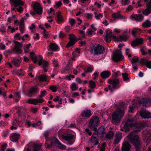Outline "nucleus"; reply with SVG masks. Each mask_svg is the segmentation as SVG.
Listing matches in <instances>:
<instances>
[{"label": "nucleus", "instance_id": "obj_1", "mask_svg": "<svg viewBox=\"0 0 151 151\" xmlns=\"http://www.w3.org/2000/svg\"><path fill=\"white\" fill-rule=\"evenodd\" d=\"M124 114V111L121 109L113 113L112 116V123L116 125L119 124Z\"/></svg>", "mask_w": 151, "mask_h": 151}, {"label": "nucleus", "instance_id": "obj_2", "mask_svg": "<svg viewBox=\"0 0 151 151\" xmlns=\"http://www.w3.org/2000/svg\"><path fill=\"white\" fill-rule=\"evenodd\" d=\"M134 119L129 118L127 119L124 124L123 128H121L120 130L121 131H124L127 132L129 131L130 129L132 128H140V125L138 124H136L133 122Z\"/></svg>", "mask_w": 151, "mask_h": 151}, {"label": "nucleus", "instance_id": "obj_3", "mask_svg": "<svg viewBox=\"0 0 151 151\" xmlns=\"http://www.w3.org/2000/svg\"><path fill=\"white\" fill-rule=\"evenodd\" d=\"M108 82L110 84L108 85V87L111 92L114 91V89H118L120 87L119 80L116 78L109 79Z\"/></svg>", "mask_w": 151, "mask_h": 151}, {"label": "nucleus", "instance_id": "obj_4", "mask_svg": "<svg viewBox=\"0 0 151 151\" xmlns=\"http://www.w3.org/2000/svg\"><path fill=\"white\" fill-rule=\"evenodd\" d=\"M130 142L136 148V151H139L141 145L140 141L138 135L130 133L128 136Z\"/></svg>", "mask_w": 151, "mask_h": 151}, {"label": "nucleus", "instance_id": "obj_5", "mask_svg": "<svg viewBox=\"0 0 151 151\" xmlns=\"http://www.w3.org/2000/svg\"><path fill=\"white\" fill-rule=\"evenodd\" d=\"M41 146L40 145L29 143L25 146L23 151H39Z\"/></svg>", "mask_w": 151, "mask_h": 151}, {"label": "nucleus", "instance_id": "obj_6", "mask_svg": "<svg viewBox=\"0 0 151 151\" xmlns=\"http://www.w3.org/2000/svg\"><path fill=\"white\" fill-rule=\"evenodd\" d=\"M100 123L99 117L95 116L90 120L89 122L88 126L91 130L94 131H97L96 127Z\"/></svg>", "mask_w": 151, "mask_h": 151}, {"label": "nucleus", "instance_id": "obj_7", "mask_svg": "<svg viewBox=\"0 0 151 151\" xmlns=\"http://www.w3.org/2000/svg\"><path fill=\"white\" fill-rule=\"evenodd\" d=\"M124 58V57L122 55V52L119 50L116 51L111 56L112 60L116 63L122 60Z\"/></svg>", "mask_w": 151, "mask_h": 151}, {"label": "nucleus", "instance_id": "obj_8", "mask_svg": "<svg viewBox=\"0 0 151 151\" xmlns=\"http://www.w3.org/2000/svg\"><path fill=\"white\" fill-rule=\"evenodd\" d=\"M12 6H14L15 7L19 6V8L16 9L17 11L19 13H21L23 10V9L21 6H23L24 2L22 1H9Z\"/></svg>", "mask_w": 151, "mask_h": 151}, {"label": "nucleus", "instance_id": "obj_9", "mask_svg": "<svg viewBox=\"0 0 151 151\" xmlns=\"http://www.w3.org/2000/svg\"><path fill=\"white\" fill-rule=\"evenodd\" d=\"M61 137L65 140L67 141V144L69 145H72L74 142L73 140L74 135L71 134H68L66 135H62Z\"/></svg>", "mask_w": 151, "mask_h": 151}, {"label": "nucleus", "instance_id": "obj_10", "mask_svg": "<svg viewBox=\"0 0 151 151\" xmlns=\"http://www.w3.org/2000/svg\"><path fill=\"white\" fill-rule=\"evenodd\" d=\"M49 133L48 132H45L44 134L46 140L45 144V146L48 149L52 148L53 147V143L50 140V138L49 137Z\"/></svg>", "mask_w": 151, "mask_h": 151}, {"label": "nucleus", "instance_id": "obj_11", "mask_svg": "<svg viewBox=\"0 0 151 151\" xmlns=\"http://www.w3.org/2000/svg\"><path fill=\"white\" fill-rule=\"evenodd\" d=\"M33 9L34 11L36 13L39 15L41 14L43 12L42 8L40 3L38 2L35 3L33 5Z\"/></svg>", "mask_w": 151, "mask_h": 151}, {"label": "nucleus", "instance_id": "obj_12", "mask_svg": "<svg viewBox=\"0 0 151 151\" xmlns=\"http://www.w3.org/2000/svg\"><path fill=\"white\" fill-rule=\"evenodd\" d=\"M39 57L40 58V60L38 62V64L39 65H42V67L43 69L44 70L45 72L47 71V69L48 67V63L45 60H44L42 58V56L39 55Z\"/></svg>", "mask_w": 151, "mask_h": 151}, {"label": "nucleus", "instance_id": "obj_13", "mask_svg": "<svg viewBox=\"0 0 151 151\" xmlns=\"http://www.w3.org/2000/svg\"><path fill=\"white\" fill-rule=\"evenodd\" d=\"M147 3V8L143 12V14L148 16L151 13V1H144Z\"/></svg>", "mask_w": 151, "mask_h": 151}, {"label": "nucleus", "instance_id": "obj_14", "mask_svg": "<svg viewBox=\"0 0 151 151\" xmlns=\"http://www.w3.org/2000/svg\"><path fill=\"white\" fill-rule=\"evenodd\" d=\"M93 47L95 54L96 55H99L102 53L104 50L103 47L100 44H98L96 46H94Z\"/></svg>", "mask_w": 151, "mask_h": 151}, {"label": "nucleus", "instance_id": "obj_15", "mask_svg": "<svg viewBox=\"0 0 151 151\" xmlns=\"http://www.w3.org/2000/svg\"><path fill=\"white\" fill-rule=\"evenodd\" d=\"M39 91V88L36 86H32L28 91V96L32 97L33 94L37 93Z\"/></svg>", "mask_w": 151, "mask_h": 151}, {"label": "nucleus", "instance_id": "obj_16", "mask_svg": "<svg viewBox=\"0 0 151 151\" xmlns=\"http://www.w3.org/2000/svg\"><path fill=\"white\" fill-rule=\"evenodd\" d=\"M143 43V40L142 38H136L131 43V45L133 47L137 46L138 45L142 44Z\"/></svg>", "mask_w": 151, "mask_h": 151}, {"label": "nucleus", "instance_id": "obj_17", "mask_svg": "<svg viewBox=\"0 0 151 151\" xmlns=\"http://www.w3.org/2000/svg\"><path fill=\"white\" fill-rule=\"evenodd\" d=\"M54 143L56 147L59 149L64 150L66 148V146L63 145L57 138L54 139Z\"/></svg>", "mask_w": 151, "mask_h": 151}, {"label": "nucleus", "instance_id": "obj_18", "mask_svg": "<svg viewBox=\"0 0 151 151\" xmlns=\"http://www.w3.org/2000/svg\"><path fill=\"white\" fill-rule=\"evenodd\" d=\"M139 63L141 64L145 65L147 68L151 69V61H148L144 58L140 60Z\"/></svg>", "mask_w": 151, "mask_h": 151}, {"label": "nucleus", "instance_id": "obj_19", "mask_svg": "<svg viewBox=\"0 0 151 151\" xmlns=\"http://www.w3.org/2000/svg\"><path fill=\"white\" fill-rule=\"evenodd\" d=\"M140 115L144 119H148L151 118V113L146 110H143L140 112Z\"/></svg>", "mask_w": 151, "mask_h": 151}, {"label": "nucleus", "instance_id": "obj_20", "mask_svg": "<svg viewBox=\"0 0 151 151\" xmlns=\"http://www.w3.org/2000/svg\"><path fill=\"white\" fill-rule=\"evenodd\" d=\"M44 101L43 99H29L28 100V102L30 104L37 105L38 103H41Z\"/></svg>", "mask_w": 151, "mask_h": 151}, {"label": "nucleus", "instance_id": "obj_21", "mask_svg": "<svg viewBox=\"0 0 151 151\" xmlns=\"http://www.w3.org/2000/svg\"><path fill=\"white\" fill-rule=\"evenodd\" d=\"M131 17L132 19H134L136 21L141 22L143 19L144 16L141 14H139L132 15Z\"/></svg>", "mask_w": 151, "mask_h": 151}, {"label": "nucleus", "instance_id": "obj_22", "mask_svg": "<svg viewBox=\"0 0 151 151\" xmlns=\"http://www.w3.org/2000/svg\"><path fill=\"white\" fill-rule=\"evenodd\" d=\"M20 137V135L19 134L14 133L12 136H10V139L14 142H17Z\"/></svg>", "mask_w": 151, "mask_h": 151}, {"label": "nucleus", "instance_id": "obj_23", "mask_svg": "<svg viewBox=\"0 0 151 151\" xmlns=\"http://www.w3.org/2000/svg\"><path fill=\"white\" fill-rule=\"evenodd\" d=\"M96 131L97 132V134L98 135L105 134L106 133V128L102 126L99 128L98 129H97V131Z\"/></svg>", "mask_w": 151, "mask_h": 151}, {"label": "nucleus", "instance_id": "obj_24", "mask_svg": "<svg viewBox=\"0 0 151 151\" xmlns=\"http://www.w3.org/2000/svg\"><path fill=\"white\" fill-rule=\"evenodd\" d=\"M81 116L84 117L89 118L92 115V114L91 113V111L90 110L87 109L84 110L81 113Z\"/></svg>", "mask_w": 151, "mask_h": 151}, {"label": "nucleus", "instance_id": "obj_25", "mask_svg": "<svg viewBox=\"0 0 151 151\" xmlns=\"http://www.w3.org/2000/svg\"><path fill=\"white\" fill-rule=\"evenodd\" d=\"M111 75L110 72L107 71L105 70L102 72L100 74V76L102 78L105 79L109 78Z\"/></svg>", "mask_w": 151, "mask_h": 151}, {"label": "nucleus", "instance_id": "obj_26", "mask_svg": "<svg viewBox=\"0 0 151 151\" xmlns=\"http://www.w3.org/2000/svg\"><path fill=\"white\" fill-rule=\"evenodd\" d=\"M131 146L127 142H126L123 143L122 146V151H129Z\"/></svg>", "mask_w": 151, "mask_h": 151}, {"label": "nucleus", "instance_id": "obj_27", "mask_svg": "<svg viewBox=\"0 0 151 151\" xmlns=\"http://www.w3.org/2000/svg\"><path fill=\"white\" fill-rule=\"evenodd\" d=\"M55 20L58 24H60L64 22V19L61 13L58 12L56 16Z\"/></svg>", "mask_w": 151, "mask_h": 151}, {"label": "nucleus", "instance_id": "obj_28", "mask_svg": "<svg viewBox=\"0 0 151 151\" xmlns=\"http://www.w3.org/2000/svg\"><path fill=\"white\" fill-rule=\"evenodd\" d=\"M49 48L52 51H58L59 47L58 45L55 43H51L49 45Z\"/></svg>", "mask_w": 151, "mask_h": 151}, {"label": "nucleus", "instance_id": "obj_29", "mask_svg": "<svg viewBox=\"0 0 151 151\" xmlns=\"http://www.w3.org/2000/svg\"><path fill=\"white\" fill-rule=\"evenodd\" d=\"M30 58L35 63H36L38 61L37 57L35 55V52H32L30 53Z\"/></svg>", "mask_w": 151, "mask_h": 151}, {"label": "nucleus", "instance_id": "obj_30", "mask_svg": "<svg viewBox=\"0 0 151 151\" xmlns=\"http://www.w3.org/2000/svg\"><path fill=\"white\" fill-rule=\"evenodd\" d=\"M114 136V133L113 131L109 130V131L106 135V138L109 139H113Z\"/></svg>", "mask_w": 151, "mask_h": 151}, {"label": "nucleus", "instance_id": "obj_31", "mask_svg": "<svg viewBox=\"0 0 151 151\" xmlns=\"http://www.w3.org/2000/svg\"><path fill=\"white\" fill-rule=\"evenodd\" d=\"M122 137V133L121 132H119L116 134V138L114 140L115 143L118 144L120 140Z\"/></svg>", "mask_w": 151, "mask_h": 151}, {"label": "nucleus", "instance_id": "obj_32", "mask_svg": "<svg viewBox=\"0 0 151 151\" xmlns=\"http://www.w3.org/2000/svg\"><path fill=\"white\" fill-rule=\"evenodd\" d=\"M142 26L144 28H148L151 27V22L149 20L147 19L145 22L142 23Z\"/></svg>", "mask_w": 151, "mask_h": 151}, {"label": "nucleus", "instance_id": "obj_33", "mask_svg": "<svg viewBox=\"0 0 151 151\" xmlns=\"http://www.w3.org/2000/svg\"><path fill=\"white\" fill-rule=\"evenodd\" d=\"M128 38V36L127 34L120 35L118 37V40L120 41H126Z\"/></svg>", "mask_w": 151, "mask_h": 151}, {"label": "nucleus", "instance_id": "obj_34", "mask_svg": "<svg viewBox=\"0 0 151 151\" xmlns=\"http://www.w3.org/2000/svg\"><path fill=\"white\" fill-rule=\"evenodd\" d=\"M145 139L147 140L150 139V137H151V130L149 129L145 132Z\"/></svg>", "mask_w": 151, "mask_h": 151}, {"label": "nucleus", "instance_id": "obj_35", "mask_svg": "<svg viewBox=\"0 0 151 151\" xmlns=\"http://www.w3.org/2000/svg\"><path fill=\"white\" fill-rule=\"evenodd\" d=\"M112 17L115 19H122L123 18V16L120 14H118L117 13H113L112 15Z\"/></svg>", "mask_w": 151, "mask_h": 151}, {"label": "nucleus", "instance_id": "obj_36", "mask_svg": "<svg viewBox=\"0 0 151 151\" xmlns=\"http://www.w3.org/2000/svg\"><path fill=\"white\" fill-rule=\"evenodd\" d=\"M143 106H147L151 103L149 99H144L142 100Z\"/></svg>", "mask_w": 151, "mask_h": 151}, {"label": "nucleus", "instance_id": "obj_37", "mask_svg": "<svg viewBox=\"0 0 151 151\" xmlns=\"http://www.w3.org/2000/svg\"><path fill=\"white\" fill-rule=\"evenodd\" d=\"M13 63L15 66L17 67H19L20 62L19 59H14L13 61Z\"/></svg>", "mask_w": 151, "mask_h": 151}, {"label": "nucleus", "instance_id": "obj_38", "mask_svg": "<svg viewBox=\"0 0 151 151\" xmlns=\"http://www.w3.org/2000/svg\"><path fill=\"white\" fill-rule=\"evenodd\" d=\"M122 78H123V80L124 81H126L128 80L129 78V75L127 73H122Z\"/></svg>", "mask_w": 151, "mask_h": 151}, {"label": "nucleus", "instance_id": "obj_39", "mask_svg": "<svg viewBox=\"0 0 151 151\" xmlns=\"http://www.w3.org/2000/svg\"><path fill=\"white\" fill-rule=\"evenodd\" d=\"M69 39L70 40H72L73 41H75L77 42V40H76V36L73 34H69Z\"/></svg>", "mask_w": 151, "mask_h": 151}, {"label": "nucleus", "instance_id": "obj_40", "mask_svg": "<svg viewBox=\"0 0 151 151\" xmlns=\"http://www.w3.org/2000/svg\"><path fill=\"white\" fill-rule=\"evenodd\" d=\"M13 41L15 43V46L14 47H16L17 48H21L22 47L23 45L20 42L15 40H14Z\"/></svg>", "mask_w": 151, "mask_h": 151}, {"label": "nucleus", "instance_id": "obj_41", "mask_svg": "<svg viewBox=\"0 0 151 151\" xmlns=\"http://www.w3.org/2000/svg\"><path fill=\"white\" fill-rule=\"evenodd\" d=\"M72 65V64L69 63L66 65V67L63 70V71L65 72L66 71H69L71 70V67Z\"/></svg>", "mask_w": 151, "mask_h": 151}, {"label": "nucleus", "instance_id": "obj_42", "mask_svg": "<svg viewBox=\"0 0 151 151\" xmlns=\"http://www.w3.org/2000/svg\"><path fill=\"white\" fill-rule=\"evenodd\" d=\"M76 42L75 41L70 40L66 45V47L67 48H68L71 46H73L74 45Z\"/></svg>", "mask_w": 151, "mask_h": 151}, {"label": "nucleus", "instance_id": "obj_43", "mask_svg": "<svg viewBox=\"0 0 151 151\" xmlns=\"http://www.w3.org/2000/svg\"><path fill=\"white\" fill-rule=\"evenodd\" d=\"M106 35L105 37L106 41L108 42H110L111 40V37L109 36L107 30H106Z\"/></svg>", "mask_w": 151, "mask_h": 151}, {"label": "nucleus", "instance_id": "obj_44", "mask_svg": "<svg viewBox=\"0 0 151 151\" xmlns=\"http://www.w3.org/2000/svg\"><path fill=\"white\" fill-rule=\"evenodd\" d=\"M139 30V29L137 28H134L132 31V35L135 37L136 34L138 32Z\"/></svg>", "mask_w": 151, "mask_h": 151}, {"label": "nucleus", "instance_id": "obj_45", "mask_svg": "<svg viewBox=\"0 0 151 151\" xmlns=\"http://www.w3.org/2000/svg\"><path fill=\"white\" fill-rule=\"evenodd\" d=\"M89 84L90 88L91 89H93L96 88V84L95 82L92 80L90 81Z\"/></svg>", "mask_w": 151, "mask_h": 151}, {"label": "nucleus", "instance_id": "obj_46", "mask_svg": "<svg viewBox=\"0 0 151 151\" xmlns=\"http://www.w3.org/2000/svg\"><path fill=\"white\" fill-rule=\"evenodd\" d=\"M13 50L17 54H21L23 52L22 50L21 49L16 47H14Z\"/></svg>", "mask_w": 151, "mask_h": 151}, {"label": "nucleus", "instance_id": "obj_47", "mask_svg": "<svg viewBox=\"0 0 151 151\" xmlns=\"http://www.w3.org/2000/svg\"><path fill=\"white\" fill-rule=\"evenodd\" d=\"M55 5H54V7L56 8H58L60 7L62 4V3L61 1H58L55 2Z\"/></svg>", "mask_w": 151, "mask_h": 151}, {"label": "nucleus", "instance_id": "obj_48", "mask_svg": "<svg viewBox=\"0 0 151 151\" xmlns=\"http://www.w3.org/2000/svg\"><path fill=\"white\" fill-rule=\"evenodd\" d=\"M49 88L52 91L54 92H55L57 90V88L56 86L54 85H51L50 86Z\"/></svg>", "mask_w": 151, "mask_h": 151}, {"label": "nucleus", "instance_id": "obj_49", "mask_svg": "<svg viewBox=\"0 0 151 151\" xmlns=\"http://www.w3.org/2000/svg\"><path fill=\"white\" fill-rule=\"evenodd\" d=\"M139 60V58L137 56H135L134 58H132V64H135L138 62Z\"/></svg>", "mask_w": 151, "mask_h": 151}, {"label": "nucleus", "instance_id": "obj_50", "mask_svg": "<svg viewBox=\"0 0 151 151\" xmlns=\"http://www.w3.org/2000/svg\"><path fill=\"white\" fill-rule=\"evenodd\" d=\"M39 78L41 81H47V77L45 75L40 76Z\"/></svg>", "mask_w": 151, "mask_h": 151}, {"label": "nucleus", "instance_id": "obj_51", "mask_svg": "<svg viewBox=\"0 0 151 151\" xmlns=\"http://www.w3.org/2000/svg\"><path fill=\"white\" fill-rule=\"evenodd\" d=\"M95 17L97 19H99L100 18H102L103 17V14L101 13L98 14L96 12H95Z\"/></svg>", "mask_w": 151, "mask_h": 151}, {"label": "nucleus", "instance_id": "obj_52", "mask_svg": "<svg viewBox=\"0 0 151 151\" xmlns=\"http://www.w3.org/2000/svg\"><path fill=\"white\" fill-rule=\"evenodd\" d=\"M41 123L40 121H39L37 123H33L32 124V126L34 127H37L40 126Z\"/></svg>", "mask_w": 151, "mask_h": 151}, {"label": "nucleus", "instance_id": "obj_53", "mask_svg": "<svg viewBox=\"0 0 151 151\" xmlns=\"http://www.w3.org/2000/svg\"><path fill=\"white\" fill-rule=\"evenodd\" d=\"M69 22L71 26L72 27L75 25V21L74 19L73 18H70L69 20Z\"/></svg>", "mask_w": 151, "mask_h": 151}, {"label": "nucleus", "instance_id": "obj_54", "mask_svg": "<svg viewBox=\"0 0 151 151\" xmlns=\"http://www.w3.org/2000/svg\"><path fill=\"white\" fill-rule=\"evenodd\" d=\"M46 93V91L45 90L41 91L40 92V94L39 96V97L41 98L44 97Z\"/></svg>", "mask_w": 151, "mask_h": 151}, {"label": "nucleus", "instance_id": "obj_55", "mask_svg": "<svg viewBox=\"0 0 151 151\" xmlns=\"http://www.w3.org/2000/svg\"><path fill=\"white\" fill-rule=\"evenodd\" d=\"M71 86H72V90L75 91L77 89L78 87L76 86V85L75 83H73Z\"/></svg>", "mask_w": 151, "mask_h": 151}, {"label": "nucleus", "instance_id": "obj_56", "mask_svg": "<svg viewBox=\"0 0 151 151\" xmlns=\"http://www.w3.org/2000/svg\"><path fill=\"white\" fill-rule=\"evenodd\" d=\"M121 2L122 5L125 6L129 4L130 1H121Z\"/></svg>", "mask_w": 151, "mask_h": 151}, {"label": "nucleus", "instance_id": "obj_57", "mask_svg": "<svg viewBox=\"0 0 151 151\" xmlns=\"http://www.w3.org/2000/svg\"><path fill=\"white\" fill-rule=\"evenodd\" d=\"M7 145V144L6 143L1 145V151H4L6 149Z\"/></svg>", "mask_w": 151, "mask_h": 151}, {"label": "nucleus", "instance_id": "obj_58", "mask_svg": "<svg viewBox=\"0 0 151 151\" xmlns=\"http://www.w3.org/2000/svg\"><path fill=\"white\" fill-rule=\"evenodd\" d=\"M106 144L103 142L102 144V146L100 148V151H105Z\"/></svg>", "mask_w": 151, "mask_h": 151}, {"label": "nucleus", "instance_id": "obj_59", "mask_svg": "<svg viewBox=\"0 0 151 151\" xmlns=\"http://www.w3.org/2000/svg\"><path fill=\"white\" fill-rule=\"evenodd\" d=\"M97 139V137L92 135L91 137V142L93 143H94L95 141L96 140V139Z\"/></svg>", "mask_w": 151, "mask_h": 151}, {"label": "nucleus", "instance_id": "obj_60", "mask_svg": "<svg viewBox=\"0 0 151 151\" xmlns=\"http://www.w3.org/2000/svg\"><path fill=\"white\" fill-rule=\"evenodd\" d=\"M19 122L18 121L17 119H15L12 122V124L13 125H19Z\"/></svg>", "mask_w": 151, "mask_h": 151}, {"label": "nucleus", "instance_id": "obj_61", "mask_svg": "<svg viewBox=\"0 0 151 151\" xmlns=\"http://www.w3.org/2000/svg\"><path fill=\"white\" fill-rule=\"evenodd\" d=\"M65 36V35L62 32H60L59 35V37L60 38H63Z\"/></svg>", "mask_w": 151, "mask_h": 151}, {"label": "nucleus", "instance_id": "obj_62", "mask_svg": "<svg viewBox=\"0 0 151 151\" xmlns=\"http://www.w3.org/2000/svg\"><path fill=\"white\" fill-rule=\"evenodd\" d=\"M43 2L46 6H47L48 4H50L51 3V1H43Z\"/></svg>", "mask_w": 151, "mask_h": 151}, {"label": "nucleus", "instance_id": "obj_63", "mask_svg": "<svg viewBox=\"0 0 151 151\" xmlns=\"http://www.w3.org/2000/svg\"><path fill=\"white\" fill-rule=\"evenodd\" d=\"M85 131L89 136H91L92 134L91 132L89 130V129L86 128L85 129Z\"/></svg>", "mask_w": 151, "mask_h": 151}, {"label": "nucleus", "instance_id": "obj_64", "mask_svg": "<svg viewBox=\"0 0 151 151\" xmlns=\"http://www.w3.org/2000/svg\"><path fill=\"white\" fill-rule=\"evenodd\" d=\"M29 36L28 34H25L23 37H22V40L23 41H24L25 40L24 39V37H25L26 38H29Z\"/></svg>", "mask_w": 151, "mask_h": 151}]
</instances>
